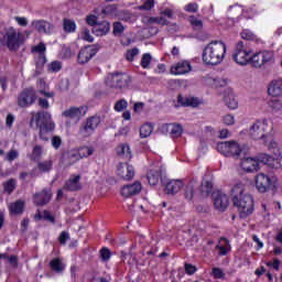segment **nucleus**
I'll return each mask as SVG.
<instances>
[{"instance_id":"nucleus-54","label":"nucleus","mask_w":282,"mask_h":282,"mask_svg":"<svg viewBox=\"0 0 282 282\" xmlns=\"http://www.w3.org/2000/svg\"><path fill=\"white\" fill-rule=\"evenodd\" d=\"M185 12H191L192 14H195L199 10V4L196 2H189L184 7Z\"/></svg>"},{"instance_id":"nucleus-49","label":"nucleus","mask_w":282,"mask_h":282,"mask_svg":"<svg viewBox=\"0 0 282 282\" xmlns=\"http://www.w3.org/2000/svg\"><path fill=\"white\" fill-rule=\"evenodd\" d=\"M116 12H118V7L116 4H108L101 10V13L106 17H111L112 14H116Z\"/></svg>"},{"instance_id":"nucleus-38","label":"nucleus","mask_w":282,"mask_h":282,"mask_svg":"<svg viewBox=\"0 0 282 282\" xmlns=\"http://www.w3.org/2000/svg\"><path fill=\"white\" fill-rule=\"evenodd\" d=\"M224 100L228 109H237V107H239V102L237 99H235V95L232 93H229L227 96H225Z\"/></svg>"},{"instance_id":"nucleus-39","label":"nucleus","mask_w":282,"mask_h":282,"mask_svg":"<svg viewBox=\"0 0 282 282\" xmlns=\"http://www.w3.org/2000/svg\"><path fill=\"white\" fill-rule=\"evenodd\" d=\"M96 150L94 149V147H80L77 151V155L83 159V158H89V155H94V152Z\"/></svg>"},{"instance_id":"nucleus-35","label":"nucleus","mask_w":282,"mask_h":282,"mask_svg":"<svg viewBox=\"0 0 282 282\" xmlns=\"http://www.w3.org/2000/svg\"><path fill=\"white\" fill-rule=\"evenodd\" d=\"M117 155L119 158H131V148L127 143H121L117 147Z\"/></svg>"},{"instance_id":"nucleus-12","label":"nucleus","mask_w":282,"mask_h":282,"mask_svg":"<svg viewBox=\"0 0 282 282\" xmlns=\"http://www.w3.org/2000/svg\"><path fill=\"white\" fill-rule=\"evenodd\" d=\"M212 199L214 207L220 213H225V210L228 209V206H230V198H228V195L224 194L221 191L213 192Z\"/></svg>"},{"instance_id":"nucleus-61","label":"nucleus","mask_w":282,"mask_h":282,"mask_svg":"<svg viewBox=\"0 0 282 282\" xmlns=\"http://www.w3.org/2000/svg\"><path fill=\"white\" fill-rule=\"evenodd\" d=\"M82 39H83V41H87V43H94V36H91V33L89 32V29H84L83 30Z\"/></svg>"},{"instance_id":"nucleus-3","label":"nucleus","mask_w":282,"mask_h":282,"mask_svg":"<svg viewBox=\"0 0 282 282\" xmlns=\"http://www.w3.org/2000/svg\"><path fill=\"white\" fill-rule=\"evenodd\" d=\"M39 129L40 140L43 142H50V133L54 132L56 124L52 121V115L45 111H39L33 115L30 124H34Z\"/></svg>"},{"instance_id":"nucleus-8","label":"nucleus","mask_w":282,"mask_h":282,"mask_svg":"<svg viewBox=\"0 0 282 282\" xmlns=\"http://www.w3.org/2000/svg\"><path fill=\"white\" fill-rule=\"evenodd\" d=\"M101 119L100 116L95 115L93 117H88L85 122H83L78 130V135L80 138H89L96 133L98 126L100 124Z\"/></svg>"},{"instance_id":"nucleus-13","label":"nucleus","mask_w":282,"mask_h":282,"mask_svg":"<svg viewBox=\"0 0 282 282\" xmlns=\"http://www.w3.org/2000/svg\"><path fill=\"white\" fill-rule=\"evenodd\" d=\"M87 111H89L87 106L70 107L69 109L65 110L62 116L64 118H68L69 120H75V122H79L80 118L87 116Z\"/></svg>"},{"instance_id":"nucleus-57","label":"nucleus","mask_w":282,"mask_h":282,"mask_svg":"<svg viewBox=\"0 0 282 282\" xmlns=\"http://www.w3.org/2000/svg\"><path fill=\"white\" fill-rule=\"evenodd\" d=\"M61 69H63V65L58 61H54L51 64H48V72L56 73L61 72Z\"/></svg>"},{"instance_id":"nucleus-30","label":"nucleus","mask_w":282,"mask_h":282,"mask_svg":"<svg viewBox=\"0 0 282 282\" xmlns=\"http://www.w3.org/2000/svg\"><path fill=\"white\" fill-rule=\"evenodd\" d=\"M9 210L12 215H23V210H25V202L17 200L15 203H12Z\"/></svg>"},{"instance_id":"nucleus-32","label":"nucleus","mask_w":282,"mask_h":282,"mask_svg":"<svg viewBox=\"0 0 282 282\" xmlns=\"http://www.w3.org/2000/svg\"><path fill=\"white\" fill-rule=\"evenodd\" d=\"M52 169H54V162L52 161V159L46 161H40L37 163V170L40 171V173H50Z\"/></svg>"},{"instance_id":"nucleus-4","label":"nucleus","mask_w":282,"mask_h":282,"mask_svg":"<svg viewBox=\"0 0 282 282\" xmlns=\"http://www.w3.org/2000/svg\"><path fill=\"white\" fill-rule=\"evenodd\" d=\"M25 43V35L15 28L4 29V33L0 37V44L7 47L9 52H19L21 45Z\"/></svg>"},{"instance_id":"nucleus-21","label":"nucleus","mask_w":282,"mask_h":282,"mask_svg":"<svg viewBox=\"0 0 282 282\" xmlns=\"http://www.w3.org/2000/svg\"><path fill=\"white\" fill-rule=\"evenodd\" d=\"M142 191V183L134 182L130 185H124L121 188V195L122 197H133V195H138Z\"/></svg>"},{"instance_id":"nucleus-52","label":"nucleus","mask_w":282,"mask_h":282,"mask_svg":"<svg viewBox=\"0 0 282 282\" xmlns=\"http://www.w3.org/2000/svg\"><path fill=\"white\" fill-rule=\"evenodd\" d=\"M45 63H47V57L45 55H39L35 61V68L36 69H43L45 67Z\"/></svg>"},{"instance_id":"nucleus-22","label":"nucleus","mask_w":282,"mask_h":282,"mask_svg":"<svg viewBox=\"0 0 282 282\" xmlns=\"http://www.w3.org/2000/svg\"><path fill=\"white\" fill-rule=\"evenodd\" d=\"M83 186L80 185V175H73L69 180H67L64 184V191H69L70 193H76V191H80Z\"/></svg>"},{"instance_id":"nucleus-25","label":"nucleus","mask_w":282,"mask_h":282,"mask_svg":"<svg viewBox=\"0 0 282 282\" xmlns=\"http://www.w3.org/2000/svg\"><path fill=\"white\" fill-rule=\"evenodd\" d=\"M240 166L246 173H254L259 169V161L254 158H247L241 161Z\"/></svg>"},{"instance_id":"nucleus-58","label":"nucleus","mask_w":282,"mask_h":282,"mask_svg":"<svg viewBox=\"0 0 282 282\" xmlns=\"http://www.w3.org/2000/svg\"><path fill=\"white\" fill-rule=\"evenodd\" d=\"M112 28V32L115 35L122 34V32H124V25L122 24V22H113Z\"/></svg>"},{"instance_id":"nucleus-51","label":"nucleus","mask_w":282,"mask_h":282,"mask_svg":"<svg viewBox=\"0 0 282 282\" xmlns=\"http://www.w3.org/2000/svg\"><path fill=\"white\" fill-rule=\"evenodd\" d=\"M51 144L55 151H58L63 145V139L59 135H53L51 139Z\"/></svg>"},{"instance_id":"nucleus-33","label":"nucleus","mask_w":282,"mask_h":282,"mask_svg":"<svg viewBox=\"0 0 282 282\" xmlns=\"http://www.w3.org/2000/svg\"><path fill=\"white\" fill-rule=\"evenodd\" d=\"M119 75L120 73L109 74L105 80V84L107 85V87H110V89H117Z\"/></svg>"},{"instance_id":"nucleus-55","label":"nucleus","mask_w":282,"mask_h":282,"mask_svg":"<svg viewBox=\"0 0 282 282\" xmlns=\"http://www.w3.org/2000/svg\"><path fill=\"white\" fill-rule=\"evenodd\" d=\"M155 8V0H145L143 4L139 6V10H153Z\"/></svg>"},{"instance_id":"nucleus-43","label":"nucleus","mask_w":282,"mask_h":282,"mask_svg":"<svg viewBox=\"0 0 282 282\" xmlns=\"http://www.w3.org/2000/svg\"><path fill=\"white\" fill-rule=\"evenodd\" d=\"M153 133V126L151 123H145L140 128V138H149Z\"/></svg>"},{"instance_id":"nucleus-20","label":"nucleus","mask_w":282,"mask_h":282,"mask_svg":"<svg viewBox=\"0 0 282 282\" xmlns=\"http://www.w3.org/2000/svg\"><path fill=\"white\" fill-rule=\"evenodd\" d=\"M162 175H164V171H162V167H160L159 170H150L148 172V183L150 184V186H158V184H164V180H166V177H163Z\"/></svg>"},{"instance_id":"nucleus-29","label":"nucleus","mask_w":282,"mask_h":282,"mask_svg":"<svg viewBox=\"0 0 282 282\" xmlns=\"http://www.w3.org/2000/svg\"><path fill=\"white\" fill-rule=\"evenodd\" d=\"M51 270L55 272L56 274H61L65 272V264L63 263V260L61 258H54L48 263Z\"/></svg>"},{"instance_id":"nucleus-37","label":"nucleus","mask_w":282,"mask_h":282,"mask_svg":"<svg viewBox=\"0 0 282 282\" xmlns=\"http://www.w3.org/2000/svg\"><path fill=\"white\" fill-rule=\"evenodd\" d=\"M2 186L4 193H7L8 195H12V193H14L17 188V180L10 178L9 181L2 183Z\"/></svg>"},{"instance_id":"nucleus-5","label":"nucleus","mask_w":282,"mask_h":282,"mask_svg":"<svg viewBox=\"0 0 282 282\" xmlns=\"http://www.w3.org/2000/svg\"><path fill=\"white\" fill-rule=\"evenodd\" d=\"M274 131V123L268 119L258 120L249 129V135L252 140H263L270 132Z\"/></svg>"},{"instance_id":"nucleus-1","label":"nucleus","mask_w":282,"mask_h":282,"mask_svg":"<svg viewBox=\"0 0 282 282\" xmlns=\"http://www.w3.org/2000/svg\"><path fill=\"white\" fill-rule=\"evenodd\" d=\"M232 204L238 208L240 219H247L254 213V198L250 194H243V185L236 184L231 188Z\"/></svg>"},{"instance_id":"nucleus-7","label":"nucleus","mask_w":282,"mask_h":282,"mask_svg":"<svg viewBox=\"0 0 282 282\" xmlns=\"http://www.w3.org/2000/svg\"><path fill=\"white\" fill-rule=\"evenodd\" d=\"M279 180L276 176H269L264 173H260L256 176V188L259 193H268V191H276V184Z\"/></svg>"},{"instance_id":"nucleus-41","label":"nucleus","mask_w":282,"mask_h":282,"mask_svg":"<svg viewBox=\"0 0 282 282\" xmlns=\"http://www.w3.org/2000/svg\"><path fill=\"white\" fill-rule=\"evenodd\" d=\"M151 61H153V56H151V53H144L140 62L142 69H149V67H151Z\"/></svg>"},{"instance_id":"nucleus-6","label":"nucleus","mask_w":282,"mask_h":282,"mask_svg":"<svg viewBox=\"0 0 282 282\" xmlns=\"http://www.w3.org/2000/svg\"><path fill=\"white\" fill-rule=\"evenodd\" d=\"M218 153H221L225 158H236L238 159L241 155V145L239 142L231 140V141H223L218 142L216 145Z\"/></svg>"},{"instance_id":"nucleus-19","label":"nucleus","mask_w":282,"mask_h":282,"mask_svg":"<svg viewBox=\"0 0 282 282\" xmlns=\"http://www.w3.org/2000/svg\"><path fill=\"white\" fill-rule=\"evenodd\" d=\"M164 192L166 195H176L182 191L184 183L181 180H164Z\"/></svg>"},{"instance_id":"nucleus-9","label":"nucleus","mask_w":282,"mask_h":282,"mask_svg":"<svg viewBox=\"0 0 282 282\" xmlns=\"http://www.w3.org/2000/svg\"><path fill=\"white\" fill-rule=\"evenodd\" d=\"M272 61H274V53L272 51H259L251 55L249 64L256 67V69H260V67L272 63Z\"/></svg>"},{"instance_id":"nucleus-27","label":"nucleus","mask_w":282,"mask_h":282,"mask_svg":"<svg viewBox=\"0 0 282 282\" xmlns=\"http://www.w3.org/2000/svg\"><path fill=\"white\" fill-rule=\"evenodd\" d=\"M243 41H252L256 45H263V40L259 39L252 31L243 29L240 33Z\"/></svg>"},{"instance_id":"nucleus-62","label":"nucleus","mask_w":282,"mask_h":282,"mask_svg":"<svg viewBox=\"0 0 282 282\" xmlns=\"http://www.w3.org/2000/svg\"><path fill=\"white\" fill-rule=\"evenodd\" d=\"M212 274H213L214 279H225V276H226V273H224V270H221L219 268H213Z\"/></svg>"},{"instance_id":"nucleus-45","label":"nucleus","mask_w":282,"mask_h":282,"mask_svg":"<svg viewBox=\"0 0 282 282\" xmlns=\"http://www.w3.org/2000/svg\"><path fill=\"white\" fill-rule=\"evenodd\" d=\"M63 25H64V32H67V33L76 32V22L74 21L69 19H64Z\"/></svg>"},{"instance_id":"nucleus-53","label":"nucleus","mask_w":282,"mask_h":282,"mask_svg":"<svg viewBox=\"0 0 282 282\" xmlns=\"http://www.w3.org/2000/svg\"><path fill=\"white\" fill-rule=\"evenodd\" d=\"M127 107H129V102H127L126 99H120L115 104V111H124V109H127Z\"/></svg>"},{"instance_id":"nucleus-16","label":"nucleus","mask_w":282,"mask_h":282,"mask_svg":"<svg viewBox=\"0 0 282 282\" xmlns=\"http://www.w3.org/2000/svg\"><path fill=\"white\" fill-rule=\"evenodd\" d=\"M52 200V188L44 187L41 192L33 195L35 206H46Z\"/></svg>"},{"instance_id":"nucleus-26","label":"nucleus","mask_w":282,"mask_h":282,"mask_svg":"<svg viewBox=\"0 0 282 282\" xmlns=\"http://www.w3.org/2000/svg\"><path fill=\"white\" fill-rule=\"evenodd\" d=\"M268 94L273 98H279V96H282V79L272 80L269 84Z\"/></svg>"},{"instance_id":"nucleus-48","label":"nucleus","mask_w":282,"mask_h":282,"mask_svg":"<svg viewBox=\"0 0 282 282\" xmlns=\"http://www.w3.org/2000/svg\"><path fill=\"white\" fill-rule=\"evenodd\" d=\"M268 105L272 111H281L282 102L280 99L273 98L268 101Z\"/></svg>"},{"instance_id":"nucleus-23","label":"nucleus","mask_w":282,"mask_h":282,"mask_svg":"<svg viewBox=\"0 0 282 282\" xmlns=\"http://www.w3.org/2000/svg\"><path fill=\"white\" fill-rule=\"evenodd\" d=\"M110 31H111V23H109V21L98 22L93 28V34H95V36H107V34H109Z\"/></svg>"},{"instance_id":"nucleus-63","label":"nucleus","mask_w":282,"mask_h":282,"mask_svg":"<svg viewBox=\"0 0 282 282\" xmlns=\"http://www.w3.org/2000/svg\"><path fill=\"white\" fill-rule=\"evenodd\" d=\"M44 221H50V224H56V217L47 209L43 212Z\"/></svg>"},{"instance_id":"nucleus-11","label":"nucleus","mask_w":282,"mask_h":282,"mask_svg":"<svg viewBox=\"0 0 282 282\" xmlns=\"http://www.w3.org/2000/svg\"><path fill=\"white\" fill-rule=\"evenodd\" d=\"M35 102L36 93L31 88H25L18 95V107L20 109H28V107H32Z\"/></svg>"},{"instance_id":"nucleus-10","label":"nucleus","mask_w":282,"mask_h":282,"mask_svg":"<svg viewBox=\"0 0 282 282\" xmlns=\"http://www.w3.org/2000/svg\"><path fill=\"white\" fill-rule=\"evenodd\" d=\"M250 57H251L250 51L246 48V44H243V41H239L236 44V48L232 55L235 63H237V65H240V66L250 65Z\"/></svg>"},{"instance_id":"nucleus-56","label":"nucleus","mask_w":282,"mask_h":282,"mask_svg":"<svg viewBox=\"0 0 282 282\" xmlns=\"http://www.w3.org/2000/svg\"><path fill=\"white\" fill-rule=\"evenodd\" d=\"M150 23H156L158 25H169V20L164 17L150 18Z\"/></svg>"},{"instance_id":"nucleus-50","label":"nucleus","mask_w":282,"mask_h":282,"mask_svg":"<svg viewBox=\"0 0 282 282\" xmlns=\"http://www.w3.org/2000/svg\"><path fill=\"white\" fill-rule=\"evenodd\" d=\"M138 54H140V50H138V47H133L132 50L127 51L126 58L130 63H133V61H134L135 56H138Z\"/></svg>"},{"instance_id":"nucleus-60","label":"nucleus","mask_w":282,"mask_h":282,"mask_svg":"<svg viewBox=\"0 0 282 282\" xmlns=\"http://www.w3.org/2000/svg\"><path fill=\"white\" fill-rule=\"evenodd\" d=\"M86 23L90 28H96V25H98V17H96L94 14L87 15L86 17Z\"/></svg>"},{"instance_id":"nucleus-34","label":"nucleus","mask_w":282,"mask_h":282,"mask_svg":"<svg viewBox=\"0 0 282 282\" xmlns=\"http://www.w3.org/2000/svg\"><path fill=\"white\" fill-rule=\"evenodd\" d=\"M111 257H113V252L108 247H102L99 250V259L102 263H109L111 261Z\"/></svg>"},{"instance_id":"nucleus-59","label":"nucleus","mask_w":282,"mask_h":282,"mask_svg":"<svg viewBox=\"0 0 282 282\" xmlns=\"http://www.w3.org/2000/svg\"><path fill=\"white\" fill-rule=\"evenodd\" d=\"M69 239H70L69 232L62 231L58 236V243H61V246H65L67 241H69Z\"/></svg>"},{"instance_id":"nucleus-47","label":"nucleus","mask_w":282,"mask_h":282,"mask_svg":"<svg viewBox=\"0 0 282 282\" xmlns=\"http://www.w3.org/2000/svg\"><path fill=\"white\" fill-rule=\"evenodd\" d=\"M259 164H265L267 166L270 165V162H272V156H270V154L267 153H261L258 155V158L256 159Z\"/></svg>"},{"instance_id":"nucleus-2","label":"nucleus","mask_w":282,"mask_h":282,"mask_svg":"<svg viewBox=\"0 0 282 282\" xmlns=\"http://www.w3.org/2000/svg\"><path fill=\"white\" fill-rule=\"evenodd\" d=\"M226 43L223 41H212L203 50V63L205 65H221L226 58Z\"/></svg>"},{"instance_id":"nucleus-44","label":"nucleus","mask_w":282,"mask_h":282,"mask_svg":"<svg viewBox=\"0 0 282 282\" xmlns=\"http://www.w3.org/2000/svg\"><path fill=\"white\" fill-rule=\"evenodd\" d=\"M189 24L192 25L193 30H203L204 29V21L198 20L195 18V15H191L189 19Z\"/></svg>"},{"instance_id":"nucleus-14","label":"nucleus","mask_w":282,"mask_h":282,"mask_svg":"<svg viewBox=\"0 0 282 282\" xmlns=\"http://www.w3.org/2000/svg\"><path fill=\"white\" fill-rule=\"evenodd\" d=\"M96 54H98V46L88 45L79 51L77 62L79 65H85L86 63H89Z\"/></svg>"},{"instance_id":"nucleus-40","label":"nucleus","mask_w":282,"mask_h":282,"mask_svg":"<svg viewBox=\"0 0 282 282\" xmlns=\"http://www.w3.org/2000/svg\"><path fill=\"white\" fill-rule=\"evenodd\" d=\"M41 158H43V147L35 145L30 155V160H32V162H39V160H41Z\"/></svg>"},{"instance_id":"nucleus-15","label":"nucleus","mask_w":282,"mask_h":282,"mask_svg":"<svg viewBox=\"0 0 282 282\" xmlns=\"http://www.w3.org/2000/svg\"><path fill=\"white\" fill-rule=\"evenodd\" d=\"M117 175L121 178L124 180L126 182H129L135 177V169L133 165L129 163H119L118 169H117Z\"/></svg>"},{"instance_id":"nucleus-64","label":"nucleus","mask_w":282,"mask_h":282,"mask_svg":"<svg viewBox=\"0 0 282 282\" xmlns=\"http://www.w3.org/2000/svg\"><path fill=\"white\" fill-rule=\"evenodd\" d=\"M195 272H197V267L191 263H185V273L188 274V276H193Z\"/></svg>"},{"instance_id":"nucleus-36","label":"nucleus","mask_w":282,"mask_h":282,"mask_svg":"<svg viewBox=\"0 0 282 282\" xmlns=\"http://www.w3.org/2000/svg\"><path fill=\"white\" fill-rule=\"evenodd\" d=\"M129 83H131V79H129V76L122 73H119V77L117 79V89H127L129 87Z\"/></svg>"},{"instance_id":"nucleus-17","label":"nucleus","mask_w":282,"mask_h":282,"mask_svg":"<svg viewBox=\"0 0 282 282\" xmlns=\"http://www.w3.org/2000/svg\"><path fill=\"white\" fill-rule=\"evenodd\" d=\"M161 131L163 133H169L173 140L182 137L184 128L178 123H163L161 126Z\"/></svg>"},{"instance_id":"nucleus-28","label":"nucleus","mask_w":282,"mask_h":282,"mask_svg":"<svg viewBox=\"0 0 282 282\" xmlns=\"http://www.w3.org/2000/svg\"><path fill=\"white\" fill-rule=\"evenodd\" d=\"M199 195L203 199H206V197H210V195H213V182L203 181L199 187Z\"/></svg>"},{"instance_id":"nucleus-18","label":"nucleus","mask_w":282,"mask_h":282,"mask_svg":"<svg viewBox=\"0 0 282 282\" xmlns=\"http://www.w3.org/2000/svg\"><path fill=\"white\" fill-rule=\"evenodd\" d=\"M191 69H193V66H191V62L181 61L171 66L170 74H172L173 76H184V74H188Z\"/></svg>"},{"instance_id":"nucleus-42","label":"nucleus","mask_w":282,"mask_h":282,"mask_svg":"<svg viewBox=\"0 0 282 282\" xmlns=\"http://www.w3.org/2000/svg\"><path fill=\"white\" fill-rule=\"evenodd\" d=\"M47 47L45 46V43L40 42L37 45H34L31 47L32 54H39V56H45Z\"/></svg>"},{"instance_id":"nucleus-31","label":"nucleus","mask_w":282,"mask_h":282,"mask_svg":"<svg viewBox=\"0 0 282 282\" xmlns=\"http://www.w3.org/2000/svg\"><path fill=\"white\" fill-rule=\"evenodd\" d=\"M220 241H224L225 245H217L216 250H219V257H226L230 251V240L226 237H220Z\"/></svg>"},{"instance_id":"nucleus-46","label":"nucleus","mask_w":282,"mask_h":282,"mask_svg":"<svg viewBox=\"0 0 282 282\" xmlns=\"http://www.w3.org/2000/svg\"><path fill=\"white\" fill-rule=\"evenodd\" d=\"M193 197H195V185L189 183L185 187V199H187V202H193Z\"/></svg>"},{"instance_id":"nucleus-24","label":"nucleus","mask_w":282,"mask_h":282,"mask_svg":"<svg viewBox=\"0 0 282 282\" xmlns=\"http://www.w3.org/2000/svg\"><path fill=\"white\" fill-rule=\"evenodd\" d=\"M177 105L180 107H198L202 105V101L197 97H184L182 95L177 96Z\"/></svg>"}]
</instances>
